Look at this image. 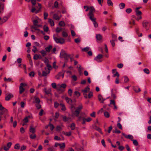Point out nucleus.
<instances>
[{"mask_svg": "<svg viewBox=\"0 0 151 151\" xmlns=\"http://www.w3.org/2000/svg\"><path fill=\"white\" fill-rule=\"evenodd\" d=\"M53 38L56 43H60L62 44H64L65 42V40L64 39L62 38H57V37H55V35H53Z\"/></svg>", "mask_w": 151, "mask_h": 151, "instance_id": "obj_1", "label": "nucleus"}, {"mask_svg": "<svg viewBox=\"0 0 151 151\" xmlns=\"http://www.w3.org/2000/svg\"><path fill=\"white\" fill-rule=\"evenodd\" d=\"M89 12L88 16H89V18L91 17H93L94 15L93 13L95 12V9L93 6H91L89 7Z\"/></svg>", "mask_w": 151, "mask_h": 151, "instance_id": "obj_2", "label": "nucleus"}, {"mask_svg": "<svg viewBox=\"0 0 151 151\" xmlns=\"http://www.w3.org/2000/svg\"><path fill=\"white\" fill-rule=\"evenodd\" d=\"M82 108V105H80L78 107L76 108V110L73 112V115L75 116L76 117L79 116L80 111Z\"/></svg>", "mask_w": 151, "mask_h": 151, "instance_id": "obj_3", "label": "nucleus"}, {"mask_svg": "<svg viewBox=\"0 0 151 151\" xmlns=\"http://www.w3.org/2000/svg\"><path fill=\"white\" fill-rule=\"evenodd\" d=\"M142 26L146 29V30H147L149 29L150 24L149 22L146 20H145L142 22Z\"/></svg>", "mask_w": 151, "mask_h": 151, "instance_id": "obj_4", "label": "nucleus"}, {"mask_svg": "<svg viewBox=\"0 0 151 151\" xmlns=\"http://www.w3.org/2000/svg\"><path fill=\"white\" fill-rule=\"evenodd\" d=\"M103 55L102 54H99L94 58V60H96L98 63L101 62H102V61L100 60L103 58Z\"/></svg>", "mask_w": 151, "mask_h": 151, "instance_id": "obj_5", "label": "nucleus"}, {"mask_svg": "<svg viewBox=\"0 0 151 151\" xmlns=\"http://www.w3.org/2000/svg\"><path fill=\"white\" fill-rule=\"evenodd\" d=\"M12 143L11 142H9L7 144L6 146H4V149L5 151H8L9 148L11 147L12 145Z\"/></svg>", "mask_w": 151, "mask_h": 151, "instance_id": "obj_6", "label": "nucleus"}, {"mask_svg": "<svg viewBox=\"0 0 151 151\" xmlns=\"http://www.w3.org/2000/svg\"><path fill=\"white\" fill-rule=\"evenodd\" d=\"M13 97V95L11 93H9L8 94H6L5 98V100L6 101H9L11 98Z\"/></svg>", "mask_w": 151, "mask_h": 151, "instance_id": "obj_7", "label": "nucleus"}, {"mask_svg": "<svg viewBox=\"0 0 151 151\" xmlns=\"http://www.w3.org/2000/svg\"><path fill=\"white\" fill-rule=\"evenodd\" d=\"M75 104H70V109L72 111V115H73V112L75 111V110H76V108L75 107Z\"/></svg>", "mask_w": 151, "mask_h": 151, "instance_id": "obj_8", "label": "nucleus"}, {"mask_svg": "<svg viewBox=\"0 0 151 151\" xmlns=\"http://www.w3.org/2000/svg\"><path fill=\"white\" fill-rule=\"evenodd\" d=\"M9 18V17H7L6 16L3 17L2 19V20L0 21V25H2L3 23L6 22Z\"/></svg>", "mask_w": 151, "mask_h": 151, "instance_id": "obj_9", "label": "nucleus"}, {"mask_svg": "<svg viewBox=\"0 0 151 151\" xmlns=\"http://www.w3.org/2000/svg\"><path fill=\"white\" fill-rule=\"evenodd\" d=\"M89 18L93 22L94 27H97L98 26V24L97 22L96 21V18L93 17L91 18V17Z\"/></svg>", "mask_w": 151, "mask_h": 151, "instance_id": "obj_10", "label": "nucleus"}, {"mask_svg": "<svg viewBox=\"0 0 151 151\" xmlns=\"http://www.w3.org/2000/svg\"><path fill=\"white\" fill-rule=\"evenodd\" d=\"M67 53L63 50H61L60 54V57L61 58H63L67 55Z\"/></svg>", "mask_w": 151, "mask_h": 151, "instance_id": "obj_11", "label": "nucleus"}, {"mask_svg": "<svg viewBox=\"0 0 151 151\" xmlns=\"http://www.w3.org/2000/svg\"><path fill=\"white\" fill-rule=\"evenodd\" d=\"M51 89L49 88L48 89H47L46 88H44V91L45 93L47 95L51 94Z\"/></svg>", "mask_w": 151, "mask_h": 151, "instance_id": "obj_12", "label": "nucleus"}, {"mask_svg": "<svg viewBox=\"0 0 151 151\" xmlns=\"http://www.w3.org/2000/svg\"><path fill=\"white\" fill-rule=\"evenodd\" d=\"M133 89L136 93H137L141 91L140 88L138 86L133 87Z\"/></svg>", "mask_w": 151, "mask_h": 151, "instance_id": "obj_13", "label": "nucleus"}, {"mask_svg": "<svg viewBox=\"0 0 151 151\" xmlns=\"http://www.w3.org/2000/svg\"><path fill=\"white\" fill-rule=\"evenodd\" d=\"M63 121L65 122L70 121H71V118L70 117H67L65 116H63Z\"/></svg>", "mask_w": 151, "mask_h": 151, "instance_id": "obj_14", "label": "nucleus"}, {"mask_svg": "<svg viewBox=\"0 0 151 151\" xmlns=\"http://www.w3.org/2000/svg\"><path fill=\"white\" fill-rule=\"evenodd\" d=\"M98 99L99 100L101 103H103L104 101L105 100L102 98V96L101 94H99L98 96Z\"/></svg>", "mask_w": 151, "mask_h": 151, "instance_id": "obj_15", "label": "nucleus"}, {"mask_svg": "<svg viewBox=\"0 0 151 151\" xmlns=\"http://www.w3.org/2000/svg\"><path fill=\"white\" fill-rule=\"evenodd\" d=\"M52 47L51 45H49L48 46L46 47L45 49L46 52H50L51 50L52 49Z\"/></svg>", "mask_w": 151, "mask_h": 151, "instance_id": "obj_16", "label": "nucleus"}, {"mask_svg": "<svg viewBox=\"0 0 151 151\" xmlns=\"http://www.w3.org/2000/svg\"><path fill=\"white\" fill-rule=\"evenodd\" d=\"M139 8L140 7H137L135 9V12L136 13V14L137 16L140 15L142 14V12L138 10Z\"/></svg>", "mask_w": 151, "mask_h": 151, "instance_id": "obj_17", "label": "nucleus"}, {"mask_svg": "<svg viewBox=\"0 0 151 151\" xmlns=\"http://www.w3.org/2000/svg\"><path fill=\"white\" fill-rule=\"evenodd\" d=\"M75 148L77 151H84L83 148L78 145L76 146Z\"/></svg>", "mask_w": 151, "mask_h": 151, "instance_id": "obj_18", "label": "nucleus"}, {"mask_svg": "<svg viewBox=\"0 0 151 151\" xmlns=\"http://www.w3.org/2000/svg\"><path fill=\"white\" fill-rule=\"evenodd\" d=\"M71 54H67L63 58H64L65 60V63H67L69 59V58L70 57Z\"/></svg>", "mask_w": 151, "mask_h": 151, "instance_id": "obj_19", "label": "nucleus"}, {"mask_svg": "<svg viewBox=\"0 0 151 151\" xmlns=\"http://www.w3.org/2000/svg\"><path fill=\"white\" fill-rule=\"evenodd\" d=\"M42 57L40 55H38L37 54H35L33 57L34 60H37L39 59H41Z\"/></svg>", "mask_w": 151, "mask_h": 151, "instance_id": "obj_20", "label": "nucleus"}, {"mask_svg": "<svg viewBox=\"0 0 151 151\" xmlns=\"http://www.w3.org/2000/svg\"><path fill=\"white\" fill-rule=\"evenodd\" d=\"M50 72L49 70H47L46 71H43L42 72V76H46L47 74L50 73Z\"/></svg>", "mask_w": 151, "mask_h": 151, "instance_id": "obj_21", "label": "nucleus"}, {"mask_svg": "<svg viewBox=\"0 0 151 151\" xmlns=\"http://www.w3.org/2000/svg\"><path fill=\"white\" fill-rule=\"evenodd\" d=\"M53 18L56 20H58L60 19V17L56 14H55L53 16Z\"/></svg>", "mask_w": 151, "mask_h": 151, "instance_id": "obj_22", "label": "nucleus"}, {"mask_svg": "<svg viewBox=\"0 0 151 151\" xmlns=\"http://www.w3.org/2000/svg\"><path fill=\"white\" fill-rule=\"evenodd\" d=\"M65 99L66 101L68 103V104H72V103L73 101H72V100L70 99L68 97H65Z\"/></svg>", "mask_w": 151, "mask_h": 151, "instance_id": "obj_23", "label": "nucleus"}, {"mask_svg": "<svg viewBox=\"0 0 151 151\" xmlns=\"http://www.w3.org/2000/svg\"><path fill=\"white\" fill-rule=\"evenodd\" d=\"M48 22L49 23H50V25L51 26H53L54 25V22L52 19H48Z\"/></svg>", "mask_w": 151, "mask_h": 151, "instance_id": "obj_24", "label": "nucleus"}, {"mask_svg": "<svg viewBox=\"0 0 151 151\" xmlns=\"http://www.w3.org/2000/svg\"><path fill=\"white\" fill-rule=\"evenodd\" d=\"M49 126L50 129L51 131H52L55 128L54 126L51 123V122L49 123Z\"/></svg>", "mask_w": 151, "mask_h": 151, "instance_id": "obj_25", "label": "nucleus"}, {"mask_svg": "<svg viewBox=\"0 0 151 151\" xmlns=\"http://www.w3.org/2000/svg\"><path fill=\"white\" fill-rule=\"evenodd\" d=\"M96 38L97 40H101L102 39V36L100 34H97L96 35Z\"/></svg>", "mask_w": 151, "mask_h": 151, "instance_id": "obj_26", "label": "nucleus"}, {"mask_svg": "<svg viewBox=\"0 0 151 151\" xmlns=\"http://www.w3.org/2000/svg\"><path fill=\"white\" fill-rule=\"evenodd\" d=\"M125 4L124 3H121L119 5V8L121 9H124L125 7Z\"/></svg>", "mask_w": 151, "mask_h": 151, "instance_id": "obj_27", "label": "nucleus"}, {"mask_svg": "<svg viewBox=\"0 0 151 151\" xmlns=\"http://www.w3.org/2000/svg\"><path fill=\"white\" fill-rule=\"evenodd\" d=\"M133 137L132 135L131 134H129L127 135V137H126V138L130 139L131 141L133 139Z\"/></svg>", "mask_w": 151, "mask_h": 151, "instance_id": "obj_28", "label": "nucleus"}, {"mask_svg": "<svg viewBox=\"0 0 151 151\" xmlns=\"http://www.w3.org/2000/svg\"><path fill=\"white\" fill-rule=\"evenodd\" d=\"M132 141H133V143L134 145L135 146H137L138 145V142L137 141L136 139L132 140Z\"/></svg>", "mask_w": 151, "mask_h": 151, "instance_id": "obj_29", "label": "nucleus"}, {"mask_svg": "<svg viewBox=\"0 0 151 151\" xmlns=\"http://www.w3.org/2000/svg\"><path fill=\"white\" fill-rule=\"evenodd\" d=\"M59 146L60 149H64L65 147V145L64 143H62L61 144L59 143Z\"/></svg>", "mask_w": 151, "mask_h": 151, "instance_id": "obj_30", "label": "nucleus"}, {"mask_svg": "<svg viewBox=\"0 0 151 151\" xmlns=\"http://www.w3.org/2000/svg\"><path fill=\"white\" fill-rule=\"evenodd\" d=\"M63 133L66 136H70L71 134V131H70L69 132H63Z\"/></svg>", "mask_w": 151, "mask_h": 151, "instance_id": "obj_31", "label": "nucleus"}, {"mask_svg": "<svg viewBox=\"0 0 151 151\" xmlns=\"http://www.w3.org/2000/svg\"><path fill=\"white\" fill-rule=\"evenodd\" d=\"M20 145L19 144L17 143L15 145L14 148L16 150H19L20 148Z\"/></svg>", "mask_w": 151, "mask_h": 151, "instance_id": "obj_32", "label": "nucleus"}, {"mask_svg": "<svg viewBox=\"0 0 151 151\" xmlns=\"http://www.w3.org/2000/svg\"><path fill=\"white\" fill-rule=\"evenodd\" d=\"M59 25L61 27H64L65 26V24L64 22L60 21L59 23Z\"/></svg>", "mask_w": 151, "mask_h": 151, "instance_id": "obj_33", "label": "nucleus"}, {"mask_svg": "<svg viewBox=\"0 0 151 151\" xmlns=\"http://www.w3.org/2000/svg\"><path fill=\"white\" fill-rule=\"evenodd\" d=\"M89 89V88L87 86L82 90V92L84 93H87Z\"/></svg>", "mask_w": 151, "mask_h": 151, "instance_id": "obj_34", "label": "nucleus"}, {"mask_svg": "<svg viewBox=\"0 0 151 151\" xmlns=\"http://www.w3.org/2000/svg\"><path fill=\"white\" fill-rule=\"evenodd\" d=\"M95 129L97 131H98L100 133H101V134H103V133L101 131V129L99 128L98 127H95Z\"/></svg>", "mask_w": 151, "mask_h": 151, "instance_id": "obj_35", "label": "nucleus"}, {"mask_svg": "<svg viewBox=\"0 0 151 151\" xmlns=\"http://www.w3.org/2000/svg\"><path fill=\"white\" fill-rule=\"evenodd\" d=\"M124 81L125 83H127L129 81V79L127 76H124Z\"/></svg>", "mask_w": 151, "mask_h": 151, "instance_id": "obj_36", "label": "nucleus"}, {"mask_svg": "<svg viewBox=\"0 0 151 151\" xmlns=\"http://www.w3.org/2000/svg\"><path fill=\"white\" fill-rule=\"evenodd\" d=\"M60 105L62 107L61 109L62 111H65L66 110V108L64 104H60Z\"/></svg>", "mask_w": 151, "mask_h": 151, "instance_id": "obj_37", "label": "nucleus"}, {"mask_svg": "<svg viewBox=\"0 0 151 151\" xmlns=\"http://www.w3.org/2000/svg\"><path fill=\"white\" fill-rule=\"evenodd\" d=\"M104 116L106 118H109L110 116V114L107 111H105L104 113Z\"/></svg>", "mask_w": 151, "mask_h": 151, "instance_id": "obj_38", "label": "nucleus"}, {"mask_svg": "<svg viewBox=\"0 0 151 151\" xmlns=\"http://www.w3.org/2000/svg\"><path fill=\"white\" fill-rule=\"evenodd\" d=\"M30 138L31 139H35L36 137V135L34 133L30 134L29 135Z\"/></svg>", "mask_w": 151, "mask_h": 151, "instance_id": "obj_39", "label": "nucleus"}, {"mask_svg": "<svg viewBox=\"0 0 151 151\" xmlns=\"http://www.w3.org/2000/svg\"><path fill=\"white\" fill-rule=\"evenodd\" d=\"M46 52V51H45L44 50H42L40 51V53L42 56H44L47 55Z\"/></svg>", "mask_w": 151, "mask_h": 151, "instance_id": "obj_40", "label": "nucleus"}, {"mask_svg": "<svg viewBox=\"0 0 151 151\" xmlns=\"http://www.w3.org/2000/svg\"><path fill=\"white\" fill-rule=\"evenodd\" d=\"M75 124L74 123H72L70 125V127L72 130L75 129Z\"/></svg>", "mask_w": 151, "mask_h": 151, "instance_id": "obj_41", "label": "nucleus"}, {"mask_svg": "<svg viewBox=\"0 0 151 151\" xmlns=\"http://www.w3.org/2000/svg\"><path fill=\"white\" fill-rule=\"evenodd\" d=\"M29 131L33 134L35 132V129L34 128L30 127L29 129Z\"/></svg>", "mask_w": 151, "mask_h": 151, "instance_id": "obj_42", "label": "nucleus"}, {"mask_svg": "<svg viewBox=\"0 0 151 151\" xmlns=\"http://www.w3.org/2000/svg\"><path fill=\"white\" fill-rule=\"evenodd\" d=\"M89 50V48L88 47H84L83 48L82 50V51L83 52H87Z\"/></svg>", "mask_w": 151, "mask_h": 151, "instance_id": "obj_43", "label": "nucleus"}, {"mask_svg": "<svg viewBox=\"0 0 151 151\" xmlns=\"http://www.w3.org/2000/svg\"><path fill=\"white\" fill-rule=\"evenodd\" d=\"M107 3L108 6H112L113 3L111 0H107Z\"/></svg>", "mask_w": 151, "mask_h": 151, "instance_id": "obj_44", "label": "nucleus"}, {"mask_svg": "<svg viewBox=\"0 0 151 151\" xmlns=\"http://www.w3.org/2000/svg\"><path fill=\"white\" fill-rule=\"evenodd\" d=\"M143 71L145 73L147 74H148L150 73V71L147 68L144 69L143 70Z\"/></svg>", "mask_w": 151, "mask_h": 151, "instance_id": "obj_45", "label": "nucleus"}, {"mask_svg": "<svg viewBox=\"0 0 151 151\" xmlns=\"http://www.w3.org/2000/svg\"><path fill=\"white\" fill-rule=\"evenodd\" d=\"M46 65L47 67L48 68V70H49L50 71V70H51L52 68V66L49 64H46Z\"/></svg>", "mask_w": 151, "mask_h": 151, "instance_id": "obj_46", "label": "nucleus"}, {"mask_svg": "<svg viewBox=\"0 0 151 151\" xmlns=\"http://www.w3.org/2000/svg\"><path fill=\"white\" fill-rule=\"evenodd\" d=\"M62 130V128L60 126H57L56 127V130L57 131H60Z\"/></svg>", "mask_w": 151, "mask_h": 151, "instance_id": "obj_47", "label": "nucleus"}, {"mask_svg": "<svg viewBox=\"0 0 151 151\" xmlns=\"http://www.w3.org/2000/svg\"><path fill=\"white\" fill-rule=\"evenodd\" d=\"M4 4L1 3L0 2V9L3 11L4 9Z\"/></svg>", "mask_w": 151, "mask_h": 151, "instance_id": "obj_48", "label": "nucleus"}, {"mask_svg": "<svg viewBox=\"0 0 151 151\" xmlns=\"http://www.w3.org/2000/svg\"><path fill=\"white\" fill-rule=\"evenodd\" d=\"M62 30V28L60 27H57L56 29V32L57 33H59Z\"/></svg>", "mask_w": 151, "mask_h": 151, "instance_id": "obj_49", "label": "nucleus"}, {"mask_svg": "<svg viewBox=\"0 0 151 151\" xmlns=\"http://www.w3.org/2000/svg\"><path fill=\"white\" fill-rule=\"evenodd\" d=\"M111 97L114 99H115L116 98V96L113 93V89L111 90Z\"/></svg>", "mask_w": 151, "mask_h": 151, "instance_id": "obj_50", "label": "nucleus"}, {"mask_svg": "<svg viewBox=\"0 0 151 151\" xmlns=\"http://www.w3.org/2000/svg\"><path fill=\"white\" fill-rule=\"evenodd\" d=\"M43 29L44 31L47 32L48 31L49 28L46 25H45L43 27Z\"/></svg>", "mask_w": 151, "mask_h": 151, "instance_id": "obj_51", "label": "nucleus"}, {"mask_svg": "<svg viewBox=\"0 0 151 151\" xmlns=\"http://www.w3.org/2000/svg\"><path fill=\"white\" fill-rule=\"evenodd\" d=\"M19 93L20 94H22L24 91V89L23 88H22L21 87H19Z\"/></svg>", "mask_w": 151, "mask_h": 151, "instance_id": "obj_52", "label": "nucleus"}, {"mask_svg": "<svg viewBox=\"0 0 151 151\" xmlns=\"http://www.w3.org/2000/svg\"><path fill=\"white\" fill-rule=\"evenodd\" d=\"M4 80L5 81H11L12 80V78H10L7 79L6 77H5L4 78Z\"/></svg>", "mask_w": 151, "mask_h": 151, "instance_id": "obj_53", "label": "nucleus"}, {"mask_svg": "<svg viewBox=\"0 0 151 151\" xmlns=\"http://www.w3.org/2000/svg\"><path fill=\"white\" fill-rule=\"evenodd\" d=\"M35 102L37 104H39L40 102V100L39 98L38 97H36L35 98Z\"/></svg>", "mask_w": 151, "mask_h": 151, "instance_id": "obj_54", "label": "nucleus"}, {"mask_svg": "<svg viewBox=\"0 0 151 151\" xmlns=\"http://www.w3.org/2000/svg\"><path fill=\"white\" fill-rule=\"evenodd\" d=\"M132 11V9H131L130 8H128V9H127L126 10V12L128 13L129 14L130 13H131Z\"/></svg>", "mask_w": 151, "mask_h": 151, "instance_id": "obj_55", "label": "nucleus"}, {"mask_svg": "<svg viewBox=\"0 0 151 151\" xmlns=\"http://www.w3.org/2000/svg\"><path fill=\"white\" fill-rule=\"evenodd\" d=\"M33 22L34 25L35 26H36L37 25L38 23V21L36 19L34 20L33 21Z\"/></svg>", "mask_w": 151, "mask_h": 151, "instance_id": "obj_56", "label": "nucleus"}, {"mask_svg": "<svg viewBox=\"0 0 151 151\" xmlns=\"http://www.w3.org/2000/svg\"><path fill=\"white\" fill-rule=\"evenodd\" d=\"M48 16V13L45 12L44 13V19H47V17Z\"/></svg>", "mask_w": 151, "mask_h": 151, "instance_id": "obj_57", "label": "nucleus"}, {"mask_svg": "<svg viewBox=\"0 0 151 151\" xmlns=\"http://www.w3.org/2000/svg\"><path fill=\"white\" fill-rule=\"evenodd\" d=\"M115 40H111L110 41V42H111V43L112 45V47H114V46L115 45V43L114 42V41Z\"/></svg>", "mask_w": 151, "mask_h": 151, "instance_id": "obj_58", "label": "nucleus"}, {"mask_svg": "<svg viewBox=\"0 0 151 151\" xmlns=\"http://www.w3.org/2000/svg\"><path fill=\"white\" fill-rule=\"evenodd\" d=\"M116 76H117L118 77L119 76V74L117 71H116L115 73L112 76L113 77H115Z\"/></svg>", "mask_w": 151, "mask_h": 151, "instance_id": "obj_59", "label": "nucleus"}, {"mask_svg": "<svg viewBox=\"0 0 151 151\" xmlns=\"http://www.w3.org/2000/svg\"><path fill=\"white\" fill-rule=\"evenodd\" d=\"M75 95H76L77 97H78L80 95V93L79 92L75 91L74 92Z\"/></svg>", "mask_w": 151, "mask_h": 151, "instance_id": "obj_60", "label": "nucleus"}, {"mask_svg": "<svg viewBox=\"0 0 151 151\" xmlns=\"http://www.w3.org/2000/svg\"><path fill=\"white\" fill-rule=\"evenodd\" d=\"M117 127L120 129H122V125L121 124L119 123V122H118L117 124Z\"/></svg>", "mask_w": 151, "mask_h": 151, "instance_id": "obj_61", "label": "nucleus"}, {"mask_svg": "<svg viewBox=\"0 0 151 151\" xmlns=\"http://www.w3.org/2000/svg\"><path fill=\"white\" fill-rule=\"evenodd\" d=\"M62 35L64 37H67L68 36L67 33L64 31H63L62 32Z\"/></svg>", "mask_w": 151, "mask_h": 151, "instance_id": "obj_62", "label": "nucleus"}, {"mask_svg": "<svg viewBox=\"0 0 151 151\" xmlns=\"http://www.w3.org/2000/svg\"><path fill=\"white\" fill-rule=\"evenodd\" d=\"M73 91L71 89H69L68 91V93L70 96H71L72 95Z\"/></svg>", "mask_w": 151, "mask_h": 151, "instance_id": "obj_63", "label": "nucleus"}, {"mask_svg": "<svg viewBox=\"0 0 151 151\" xmlns=\"http://www.w3.org/2000/svg\"><path fill=\"white\" fill-rule=\"evenodd\" d=\"M80 38H77L75 39L74 40L75 42L77 43H78L80 42Z\"/></svg>", "mask_w": 151, "mask_h": 151, "instance_id": "obj_64", "label": "nucleus"}]
</instances>
